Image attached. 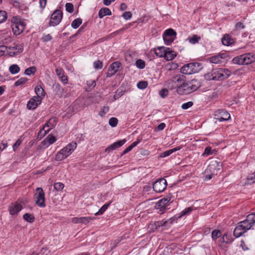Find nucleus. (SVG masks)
<instances>
[{
	"mask_svg": "<svg viewBox=\"0 0 255 255\" xmlns=\"http://www.w3.org/2000/svg\"><path fill=\"white\" fill-rule=\"evenodd\" d=\"M186 81L185 76L182 74H179L168 80L166 82V85L167 88L170 90L176 89V91L178 93L179 89Z\"/></svg>",
	"mask_w": 255,
	"mask_h": 255,
	"instance_id": "f257e3e1",
	"label": "nucleus"
},
{
	"mask_svg": "<svg viewBox=\"0 0 255 255\" xmlns=\"http://www.w3.org/2000/svg\"><path fill=\"white\" fill-rule=\"evenodd\" d=\"M199 86V83L195 79L187 82L185 81L179 89L178 94L181 95L190 94L196 91Z\"/></svg>",
	"mask_w": 255,
	"mask_h": 255,
	"instance_id": "f03ea898",
	"label": "nucleus"
},
{
	"mask_svg": "<svg viewBox=\"0 0 255 255\" xmlns=\"http://www.w3.org/2000/svg\"><path fill=\"white\" fill-rule=\"evenodd\" d=\"M202 69V64L200 63H190L184 65L180 69V72L183 74L190 75L198 72Z\"/></svg>",
	"mask_w": 255,
	"mask_h": 255,
	"instance_id": "7ed1b4c3",
	"label": "nucleus"
},
{
	"mask_svg": "<svg viewBox=\"0 0 255 255\" xmlns=\"http://www.w3.org/2000/svg\"><path fill=\"white\" fill-rule=\"evenodd\" d=\"M35 204L40 207H45V193L42 188H37L34 195Z\"/></svg>",
	"mask_w": 255,
	"mask_h": 255,
	"instance_id": "20e7f679",
	"label": "nucleus"
},
{
	"mask_svg": "<svg viewBox=\"0 0 255 255\" xmlns=\"http://www.w3.org/2000/svg\"><path fill=\"white\" fill-rule=\"evenodd\" d=\"M231 74V72L227 69L219 68L213 70V75H214L215 80H223L228 78Z\"/></svg>",
	"mask_w": 255,
	"mask_h": 255,
	"instance_id": "39448f33",
	"label": "nucleus"
},
{
	"mask_svg": "<svg viewBox=\"0 0 255 255\" xmlns=\"http://www.w3.org/2000/svg\"><path fill=\"white\" fill-rule=\"evenodd\" d=\"M63 17V13L59 9L55 10L51 14L49 25L55 26L58 25L61 21Z\"/></svg>",
	"mask_w": 255,
	"mask_h": 255,
	"instance_id": "423d86ee",
	"label": "nucleus"
},
{
	"mask_svg": "<svg viewBox=\"0 0 255 255\" xmlns=\"http://www.w3.org/2000/svg\"><path fill=\"white\" fill-rule=\"evenodd\" d=\"M167 184L164 178H160L156 181L153 184V189L156 192L160 193L166 188Z\"/></svg>",
	"mask_w": 255,
	"mask_h": 255,
	"instance_id": "0eeeda50",
	"label": "nucleus"
},
{
	"mask_svg": "<svg viewBox=\"0 0 255 255\" xmlns=\"http://www.w3.org/2000/svg\"><path fill=\"white\" fill-rule=\"evenodd\" d=\"M169 200L168 198H162L157 202L155 205V208L159 210V214H163L167 209V204Z\"/></svg>",
	"mask_w": 255,
	"mask_h": 255,
	"instance_id": "6e6552de",
	"label": "nucleus"
},
{
	"mask_svg": "<svg viewBox=\"0 0 255 255\" xmlns=\"http://www.w3.org/2000/svg\"><path fill=\"white\" fill-rule=\"evenodd\" d=\"M222 167V164L217 161H212L208 166L206 171L211 172V173L215 174L220 170Z\"/></svg>",
	"mask_w": 255,
	"mask_h": 255,
	"instance_id": "1a4fd4ad",
	"label": "nucleus"
},
{
	"mask_svg": "<svg viewBox=\"0 0 255 255\" xmlns=\"http://www.w3.org/2000/svg\"><path fill=\"white\" fill-rule=\"evenodd\" d=\"M227 57L225 53H219L218 55L212 56L209 58V61L214 64H219L224 62V60Z\"/></svg>",
	"mask_w": 255,
	"mask_h": 255,
	"instance_id": "9d476101",
	"label": "nucleus"
},
{
	"mask_svg": "<svg viewBox=\"0 0 255 255\" xmlns=\"http://www.w3.org/2000/svg\"><path fill=\"white\" fill-rule=\"evenodd\" d=\"M241 222L245 224L243 225L246 226V230H250L255 223V213L249 214L246 220Z\"/></svg>",
	"mask_w": 255,
	"mask_h": 255,
	"instance_id": "9b49d317",
	"label": "nucleus"
},
{
	"mask_svg": "<svg viewBox=\"0 0 255 255\" xmlns=\"http://www.w3.org/2000/svg\"><path fill=\"white\" fill-rule=\"evenodd\" d=\"M216 119L219 122L227 121L230 118V114L223 110H220L215 114Z\"/></svg>",
	"mask_w": 255,
	"mask_h": 255,
	"instance_id": "f8f14e48",
	"label": "nucleus"
},
{
	"mask_svg": "<svg viewBox=\"0 0 255 255\" xmlns=\"http://www.w3.org/2000/svg\"><path fill=\"white\" fill-rule=\"evenodd\" d=\"M11 28L14 34L18 35L23 31L25 28V25L23 22H16V23L12 24Z\"/></svg>",
	"mask_w": 255,
	"mask_h": 255,
	"instance_id": "ddd939ff",
	"label": "nucleus"
},
{
	"mask_svg": "<svg viewBox=\"0 0 255 255\" xmlns=\"http://www.w3.org/2000/svg\"><path fill=\"white\" fill-rule=\"evenodd\" d=\"M41 100L39 97H33L30 99L27 104V108L29 110L35 109L38 105L41 104Z\"/></svg>",
	"mask_w": 255,
	"mask_h": 255,
	"instance_id": "4468645a",
	"label": "nucleus"
},
{
	"mask_svg": "<svg viewBox=\"0 0 255 255\" xmlns=\"http://www.w3.org/2000/svg\"><path fill=\"white\" fill-rule=\"evenodd\" d=\"M9 49L8 54L10 56H13L19 54L23 51V46L22 45L18 44L13 46H10L8 48Z\"/></svg>",
	"mask_w": 255,
	"mask_h": 255,
	"instance_id": "2eb2a0df",
	"label": "nucleus"
},
{
	"mask_svg": "<svg viewBox=\"0 0 255 255\" xmlns=\"http://www.w3.org/2000/svg\"><path fill=\"white\" fill-rule=\"evenodd\" d=\"M22 209V206L17 202L11 203L8 207L9 213L11 215L17 214Z\"/></svg>",
	"mask_w": 255,
	"mask_h": 255,
	"instance_id": "dca6fc26",
	"label": "nucleus"
},
{
	"mask_svg": "<svg viewBox=\"0 0 255 255\" xmlns=\"http://www.w3.org/2000/svg\"><path fill=\"white\" fill-rule=\"evenodd\" d=\"M77 147V143L75 142H72L67 145L64 148L62 149L61 150L65 153L66 156L68 157L70 155L74 150Z\"/></svg>",
	"mask_w": 255,
	"mask_h": 255,
	"instance_id": "f3484780",
	"label": "nucleus"
},
{
	"mask_svg": "<svg viewBox=\"0 0 255 255\" xmlns=\"http://www.w3.org/2000/svg\"><path fill=\"white\" fill-rule=\"evenodd\" d=\"M95 219V217H74L72 219V222L74 224L82 223L86 225L89 223L91 220Z\"/></svg>",
	"mask_w": 255,
	"mask_h": 255,
	"instance_id": "a211bd4d",
	"label": "nucleus"
},
{
	"mask_svg": "<svg viewBox=\"0 0 255 255\" xmlns=\"http://www.w3.org/2000/svg\"><path fill=\"white\" fill-rule=\"evenodd\" d=\"M126 142V139L119 140L115 143L111 144L105 149L106 152H110L111 150H115L117 148L122 146Z\"/></svg>",
	"mask_w": 255,
	"mask_h": 255,
	"instance_id": "6ab92c4d",
	"label": "nucleus"
},
{
	"mask_svg": "<svg viewBox=\"0 0 255 255\" xmlns=\"http://www.w3.org/2000/svg\"><path fill=\"white\" fill-rule=\"evenodd\" d=\"M172 224V218L166 221H161L157 222L155 223V229H158L160 227H164V229L167 228L170 225Z\"/></svg>",
	"mask_w": 255,
	"mask_h": 255,
	"instance_id": "aec40b11",
	"label": "nucleus"
},
{
	"mask_svg": "<svg viewBox=\"0 0 255 255\" xmlns=\"http://www.w3.org/2000/svg\"><path fill=\"white\" fill-rule=\"evenodd\" d=\"M56 73L59 78L61 80V82L65 84L68 82L67 76L65 75L64 70L60 68H56Z\"/></svg>",
	"mask_w": 255,
	"mask_h": 255,
	"instance_id": "412c9836",
	"label": "nucleus"
},
{
	"mask_svg": "<svg viewBox=\"0 0 255 255\" xmlns=\"http://www.w3.org/2000/svg\"><path fill=\"white\" fill-rule=\"evenodd\" d=\"M56 140V138L51 135L49 134L41 142V144L42 146H44L46 147L48 146L50 144H53Z\"/></svg>",
	"mask_w": 255,
	"mask_h": 255,
	"instance_id": "4be33fe9",
	"label": "nucleus"
},
{
	"mask_svg": "<svg viewBox=\"0 0 255 255\" xmlns=\"http://www.w3.org/2000/svg\"><path fill=\"white\" fill-rule=\"evenodd\" d=\"M244 60L245 65H248L255 61V54L248 53L244 54Z\"/></svg>",
	"mask_w": 255,
	"mask_h": 255,
	"instance_id": "5701e85b",
	"label": "nucleus"
},
{
	"mask_svg": "<svg viewBox=\"0 0 255 255\" xmlns=\"http://www.w3.org/2000/svg\"><path fill=\"white\" fill-rule=\"evenodd\" d=\"M55 92L56 95L59 97L61 98L65 95L66 92L64 91V89L61 87L59 84L55 85Z\"/></svg>",
	"mask_w": 255,
	"mask_h": 255,
	"instance_id": "b1692460",
	"label": "nucleus"
},
{
	"mask_svg": "<svg viewBox=\"0 0 255 255\" xmlns=\"http://www.w3.org/2000/svg\"><path fill=\"white\" fill-rule=\"evenodd\" d=\"M222 42L224 45L229 46L232 44L234 41L229 34H225L222 38Z\"/></svg>",
	"mask_w": 255,
	"mask_h": 255,
	"instance_id": "393cba45",
	"label": "nucleus"
},
{
	"mask_svg": "<svg viewBox=\"0 0 255 255\" xmlns=\"http://www.w3.org/2000/svg\"><path fill=\"white\" fill-rule=\"evenodd\" d=\"M169 48L166 49L164 57L168 61L172 60L176 56V54L174 51H169Z\"/></svg>",
	"mask_w": 255,
	"mask_h": 255,
	"instance_id": "a878e982",
	"label": "nucleus"
},
{
	"mask_svg": "<svg viewBox=\"0 0 255 255\" xmlns=\"http://www.w3.org/2000/svg\"><path fill=\"white\" fill-rule=\"evenodd\" d=\"M111 11L107 7L102 8L99 12V17L100 18H103L106 15H111Z\"/></svg>",
	"mask_w": 255,
	"mask_h": 255,
	"instance_id": "bb28decb",
	"label": "nucleus"
},
{
	"mask_svg": "<svg viewBox=\"0 0 255 255\" xmlns=\"http://www.w3.org/2000/svg\"><path fill=\"white\" fill-rule=\"evenodd\" d=\"M35 92L36 94L35 97H39L42 100L44 96V92L43 89L40 86H37L35 88Z\"/></svg>",
	"mask_w": 255,
	"mask_h": 255,
	"instance_id": "cd10ccee",
	"label": "nucleus"
},
{
	"mask_svg": "<svg viewBox=\"0 0 255 255\" xmlns=\"http://www.w3.org/2000/svg\"><path fill=\"white\" fill-rule=\"evenodd\" d=\"M243 56L244 54L234 58L233 59V62L236 64L245 65Z\"/></svg>",
	"mask_w": 255,
	"mask_h": 255,
	"instance_id": "c85d7f7f",
	"label": "nucleus"
},
{
	"mask_svg": "<svg viewBox=\"0 0 255 255\" xmlns=\"http://www.w3.org/2000/svg\"><path fill=\"white\" fill-rule=\"evenodd\" d=\"M165 51L164 47H159L155 49V54L159 57H164Z\"/></svg>",
	"mask_w": 255,
	"mask_h": 255,
	"instance_id": "c756f323",
	"label": "nucleus"
},
{
	"mask_svg": "<svg viewBox=\"0 0 255 255\" xmlns=\"http://www.w3.org/2000/svg\"><path fill=\"white\" fill-rule=\"evenodd\" d=\"M122 64L119 61H116L113 63L109 67H110V71L114 70L117 72L121 67Z\"/></svg>",
	"mask_w": 255,
	"mask_h": 255,
	"instance_id": "7c9ffc66",
	"label": "nucleus"
},
{
	"mask_svg": "<svg viewBox=\"0 0 255 255\" xmlns=\"http://www.w3.org/2000/svg\"><path fill=\"white\" fill-rule=\"evenodd\" d=\"M9 70L12 74H15L19 72L20 68L16 64H12L9 67Z\"/></svg>",
	"mask_w": 255,
	"mask_h": 255,
	"instance_id": "2f4dec72",
	"label": "nucleus"
},
{
	"mask_svg": "<svg viewBox=\"0 0 255 255\" xmlns=\"http://www.w3.org/2000/svg\"><path fill=\"white\" fill-rule=\"evenodd\" d=\"M176 35V32L172 29H168L166 30L163 35V36H166L168 37L173 36L175 38Z\"/></svg>",
	"mask_w": 255,
	"mask_h": 255,
	"instance_id": "473e14b6",
	"label": "nucleus"
},
{
	"mask_svg": "<svg viewBox=\"0 0 255 255\" xmlns=\"http://www.w3.org/2000/svg\"><path fill=\"white\" fill-rule=\"evenodd\" d=\"M67 157L65 153H63L61 150L57 153L55 156V160L57 161H61Z\"/></svg>",
	"mask_w": 255,
	"mask_h": 255,
	"instance_id": "72a5a7b5",
	"label": "nucleus"
},
{
	"mask_svg": "<svg viewBox=\"0 0 255 255\" xmlns=\"http://www.w3.org/2000/svg\"><path fill=\"white\" fill-rule=\"evenodd\" d=\"M244 233H245L243 232V231H242V230L240 229L239 226H237L234 230L233 234L234 236L236 238H238L241 237Z\"/></svg>",
	"mask_w": 255,
	"mask_h": 255,
	"instance_id": "f704fd0d",
	"label": "nucleus"
},
{
	"mask_svg": "<svg viewBox=\"0 0 255 255\" xmlns=\"http://www.w3.org/2000/svg\"><path fill=\"white\" fill-rule=\"evenodd\" d=\"M82 20L81 18H76L75 20H74L73 21V22H72L71 26L73 28L76 29L80 26V25L82 23Z\"/></svg>",
	"mask_w": 255,
	"mask_h": 255,
	"instance_id": "c9c22d12",
	"label": "nucleus"
},
{
	"mask_svg": "<svg viewBox=\"0 0 255 255\" xmlns=\"http://www.w3.org/2000/svg\"><path fill=\"white\" fill-rule=\"evenodd\" d=\"M23 218L24 220L29 222L32 223L34 221V217L30 214L26 213L23 215Z\"/></svg>",
	"mask_w": 255,
	"mask_h": 255,
	"instance_id": "e433bc0d",
	"label": "nucleus"
},
{
	"mask_svg": "<svg viewBox=\"0 0 255 255\" xmlns=\"http://www.w3.org/2000/svg\"><path fill=\"white\" fill-rule=\"evenodd\" d=\"M36 71V68L35 66H32L25 69L24 74L26 75H30L31 74H34Z\"/></svg>",
	"mask_w": 255,
	"mask_h": 255,
	"instance_id": "4c0bfd02",
	"label": "nucleus"
},
{
	"mask_svg": "<svg viewBox=\"0 0 255 255\" xmlns=\"http://www.w3.org/2000/svg\"><path fill=\"white\" fill-rule=\"evenodd\" d=\"M201 37L197 35H193L191 37H189V42L192 44H196L200 40Z\"/></svg>",
	"mask_w": 255,
	"mask_h": 255,
	"instance_id": "58836bf2",
	"label": "nucleus"
},
{
	"mask_svg": "<svg viewBox=\"0 0 255 255\" xmlns=\"http://www.w3.org/2000/svg\"><path fill=\"white\" fill-rule=\"evenodd\" d=\"M109 206V204H106L104 205L101 209L99 210L98 212H96L95 215H100L103 214V213L107 209Z\"/></svg>",
	"mask_w": 255,
	"mask_h": 255,
	"instance_id": "ea45409f",
	"label": "nucleus"
},
{
	"mask_svg": "<svg viewBox=\"0 0 255 255\" xmlns=\"http://www.w3.org/2000/svg\"><path fill=\"white\" fill-rule=\"evenodd\" d=\"M193 207H192L186 208L184 210H183L181 212V214L179 216L178 218H180L183 216L189 214L190 213H191L193 211Z\"/></svg>",
	"mask_w": 255,
	"mask_h": 255,
	"instance_id": "a19ab883",
	"label": "nucleus"
},
{
	"mask_svg": "<svg viewBox=\"0 0 255 255\" xmlns=\"http://www.w3.org/2000/svg\"><path fill=\"white\" fill-rule=\"evenodd\" d=\"M135 64L136 67L140 69L144 68L145 65V62L141 59L137 60Z\"/></svg>",
	"mask_w": 255,
	"mask_h": 255,
	"instance_id": "79ce46f5",
	"label": "nucleus"
},
{
	"mask_svg": "<svg viewBox=\"0 0 255 255\" xmlns=\"http://www.w3.org/2000/svg\"><path fill=\"white\" fill-rule=\"evenodd\" d=\"M27 80V79L26 78H21L15 82L14 85L15 86H19L20 85H23L26 82Z\"/></svg>",
	"mask_w": 255,
	"mask_h": 255,
	"instance_id": "37998d69",
	"label": "nucleus"
},
{
	"mask_svg": "<svg viewBox=\"0 0 255 255\" xmlns=\"http://www.w3.org/2000/svg\"><path fill=\"white\" fill-rule=\"evenodd\" d=\"M7 18V13L5 11H0V23L6 20Z\"/></svg>",
	"mask_w": 255,
	"mask_h": 255,
	"instance_id": "c03bdc74",
	"label": "nucleus"
},
{
	"mask_svg": "<svg viewBox=\"0 0 255 255\" xmlns=\"http://www.w3.org/2000/svg\"><path fill=\"white\" fill-rule=\"evenodd\" d=\"M215 150H212L211 148L209 146L206 147L205 149L204 153L202 154L203 156H207L213 153Z\"/></svg>",
	"mask_w": 255,
	"mask_h": 255,
	"instance_id": "a18cd8bd",
	"label": "nucleus"
},
{
	"mask_svg": "<svg viewBox=\"0 0 255 255\" xmlns=\"http://www.w3.org/2000/svg\"><path fill=\"white\" fill-rule=\"evenodd\" d=\"M163 38L166 44L170 45L173 41L175 38L163 36Z\"/></svg>",
	"mask_w": 255,
	"mask_h": 255,
	"instance_id": "49530a36",
	"label": "nucleus"
},
{
	"mask_svg": "<svg viewBox=\"0 0 255 255\" xmlns=\"http://www.w3.org/2000/svg\"><path fill=\"white\" fill-rule=\"evenodd\" d=\"M118 120L116 118L113 117V118H111L109 120V125L112 127H116L118 124Z\"/></svg>",
	"mask_w": 255,
	"mask_h": 255,
	"instance_id": "de8ad7c7",
	"label": "nucleus"
},
{
	"mask_svg": "<svg viewBox=\"0 0 255 255\" xmlns=\"http://www.w3.org/2000/svg\"><path fill=\"white\" fill-rule=\"evenodd\" d=\"M147 85L146 81H140L137 83V86L140 89H144L147 87Z\"/></svg>",
	"mask_w": 255,
	"mask_h": 255,
	"instance_id": "09e8293b",
	"label": "nucleus"
},
{
	"mask_svg": "<svg viewBox=\"0 0 255 255\" xmlns=\"http://www.w3.org/2000/svg\"><path fill=\"white\" fill-rule=\"evenodd\" d=\"M64 187V184L60 182H57L54 184V189L57 191L62 190L63 189Z\"/></svg>",
	"mask_w": 255,
	"mask_h": 255,
	"instance_id": "8fccbe9b",
	"label": "nucleus"
},
{
	"mask_svg": "<svg viewBox=\"0 0 255 255\" xmlns=\"http://www.w3.org/2000/svg\"><path fill=\"white\" fill-rule=\"evenodd\" d=\"M221 233L219 230H214L212 233V238L213 239H217V238H219L220 237H221Z\"/></svg>",
	"mask_w": 255,
	"mask_h": 255,
	"instance_id": "3c124183",
	"label": "nucleus"
},
{
	"mask_svg": "<svg viewBox=\"0 0 255 255\" xmlns=\"http://www.w3.org/2000/svg\"><path fill=\"white\" fill-rule=\"evenodd\" d=\"M66 10L69 13H72L74 10V6L72 3H67L65 5Z\"/></svg>",
	"mask_w": 255,
	"mask_h": 255,
	"instance_id": "603ef678",
	"label": "nucleus"
},
{
	"mask_svg": "<svg viewBox=\"0 0 255 255\" xmlns=\"http://www.w3.org/2000/svg\"><path fill=\"white\" fill-rule=\"evenodd\" d=\"M109 110V107L108 106H104L101 111L99 113V115L101 117H103L105 116V114L108 112Z\"/></svg>",
	"mask_w": 255,
	"mask_h": 255,
	"instance_id": "864d4df0",
	"label": "nucleus"
},
{
	"mask_svg": "<svg viewBox=\"0 0 255 255\" xmlns=\"http://www.w3.org/2000/svg\"><path fill=\"white\" fill-rule=\"evenodd\" d=\"M49 131V129H43V128L40 130V131L38 133V136L40 137L41 138L42 137L44 136Z\"/></svg>",
	"mask_w": 255,
	"mask_h": 255,
	"instance_id": "5fc2aeb1",
	"label": "nucleus"
},
{
	"mask_svg": "<svg viewBox=\"0 0 255 255\" xmlns=\"http://www.w3.org/2000/svg\"><path fill=\"white\" fill-rule=\"evenodd\" d=\"M94 67L96 69H100L103 67V63L100 60H97L94 63Z\"/></svg>",
	"mask_w": 255,
	"mask_h": 255,
	"instance_id": "6e6d98bb",
	"label": "nucleus"
},
{
	"mask_svg": "<svg viewBox=\"0 0 255 255\" xmlns=\"http://www.w3.org/2000/svg\"><path fill=\"white\" fill-rule=\"evenodd\" d=\"M193 105V103L191 101L188 102L186 103H184L182 105L181 108L184 110L188 109V108L192 107Z\"/></svg>",
	"mask_w": 255,
	"mask_h": 255,
	"instance_id": "4d7b16f0",
	"label": "nucleus"
},
{
	"mask_svg": "<svg viewBox=\"0 0 255 255\" xmlns=\"http://www.w3.org/2000/svg\"><path fill=\"white\" fill-rule=\"evenodd\" d=\"M132 16V14L130 11H127L125 12L123 14V17L126 19L128 20Z\"/></svg>",
	"mask_w": 255,
	"mask_h": 255,
	"instance_id": "13d9d810",
	"label": "nucleus"
},
{
	"mask_svg": "<svg viewBox=\"0 0 255 255\" xmlns=\"http://www.w3.org/2000/svg\"><path fill=\"white\" fill-rule=\"evenodd\" d=\"M172 153H173V151H172L171 149H170V150L165 151L163 152V153H161V154L160 155V157H162V158L165 157L170 155Z\"/></svg>",
	"mask_w": 255,
	"mask_h": 255,
	"instance_id": "bf43d9fd",
	"label": "nucleus"
},
{
	"mask_svg": "<svg viewBox=\"0 0 255 255\" xmlns=\"http://www.w3.org/2000/svg\"><path fill=\"white\" fill-rule=\"evenodd\" d=\"M168 93V90L166 89H162L160 92H159V95L162 98H165Z\"/></svg>",
	"mask_w": 255,
	"mask_h": 255,
	"instance_id": "052dcab7",
	"label": "nucleus"
},
{
	"mask_svg": "<svg viewBox=\"0 0 255 255\" xmlns=\"http://www.w3.org/2000/svg\"><path fill=\"white\" fill-rule=\"evenodd\" d=\"M245 27V26L242 22H238L235 25V29L236 30L243 29Z\"/></svg>",
	"mask_w": 255,
	"mask_h": 255,
	"instance_id": "680f3d73",
	"label": "nucleus"
},
{
	"mask_svg": "<svg viewBox=\"0 0 255 255\" xmlns=\"http://www.w3.org/2000/svg\"><path fill=\"white\" fill-rule=\"evenodd\" d=\"M205 78L208 80H215L214 75H213V71L211 73H208L205 75Z\"/></svg>",
	"mask_w": 255,
	"mask_h": 255,
	"instance_id": "e2e57ef3",
	"label": "nucleus"
},
{
	"mask_svg": "<svg viewBox=\"0 0 255 255\" xmlns=\"http://www.w3.org/2000/svg\"><path fill=\"white\" fill-rule=\"evenodd\" d=\"M21 140L19 139H17L15 143L13 145V149L14 150H16L18 147L21 144Z\"/></svg>",
	"mask_w": 255,
	"mask_h": 255,
	"instance_id": "0e129e2a",
	"label": "nucleus"
},
{
	"mask_svg": "<svg viewBox=\"0 0 255 255\" xmlns=\"http://www.w3.org/2000/svg\"><path fill=\"white\" fill-rule=\"evenodd\" d=\"M243 224H245V223H241V222H239L238 224V226H239L240 229H241L242 230V231H243V232L244 233H246L248 230H246V226H244V225Z\"/></svg>",
	"mask_w": 255,
	"mask_h": 255,
	"instance_id": "69168bd1",
	"label": "nucleus"
},
{
	"mask_svg": "<svg viewBox=\"0 0 255 255\" xmlns=\"http://www.w3.org/2000/svg\"><path fill=\"white\" fill-rule=\"evenodd\" d=\"M223 242L227 244L231 242V240L228 239V236L227 234H224L222 238Z\"/></svg>",
	"mask_w": 255,
	"mask_h": 255,
	"instance_id": "338daca9",
	"label": "nucleus"
},
{
	"mask_svg": "<svg viewBox=\"0 0 255 255\" xmlns=\"http://www.w3.org/2000/svg\"><path fill=\"white\" fill-rule=\"evenodd\" d=\"M51 39H52V36L50 34H48L45 35L42 38V40L44 42H47L48 41L51 40Z\"/></svg>",
	"mask_w": 255,
	"mask_h": 255,
	"instance_id": "774afa93",
	"label": "nucleus"
}]
</instances>
